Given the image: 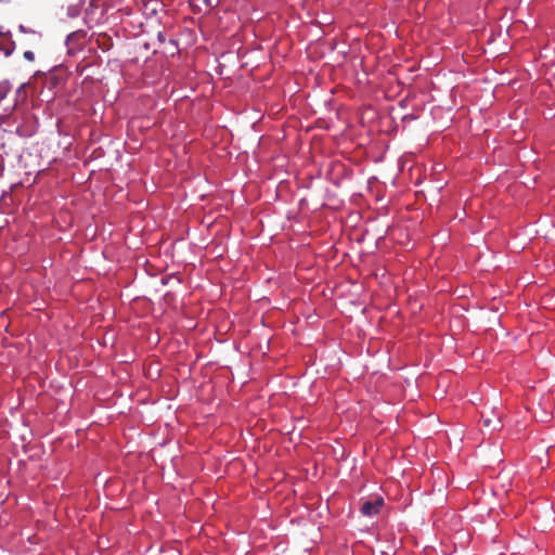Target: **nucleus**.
<instances>
[{
  "instance_id": "obj_8",
  "label": "nucleus",
  "mask_w": 555,
  "mask_h": 555,
  "mask_svg": "<svg viewBox=\"0 0 555 555\" xmlns=\"http://www.w3.org/2000/svg\"><path fill=\"white\" fill-rule=\"evenodd\" d=\"M30 34H31L34 37H36V38H39V37H40V35H39V34H37V33H35V31H31Z\"/></svg>"
},
{
  "instance_id": "obj_6",
  "label": "nucleus",
  "mask_w": 555,
  "mask_h": 555,
  "mask_svg": "<svg viewBox=\"0 0 555 555\" xmlns=\"http://www.w3.org/2000/svg\"><path fill=\"white\" fill-rule=\"evenodd\" d=\"M157 38H158L159 42L165 43L166 35L163 31L158 33Z\"/></svg>"
},
{
  "instance_id": "obj_9",
  "label": "nucleus",
  "mask_w": 555,
  "mask_h": 555,
  "mask_svg": "<svg viewBox=\"0 0 555 555\" xmlns=\"http://www.w3.org/2000/svg\"><path fill=\"white\" fill-rule=\"evenodd\" d=\"M169 42L176 44V41L173 39H169Z\"/></svg>"
},
{
  "instance_id": "obj_3",
  "label": "nucleus",
  "mask_w": 555,
  "mask_h": 555,
  "mask_svg": "<svg viewBox=\"0 0 555 555\" xmlns=\"http://www.w3.org/2000/svg\"><path fill=\"white\" fill-rule=\"evenodd\" d=\"M481 417H482V425L487 428L498 429L501 426L500 416L485 417V415L482 414Z\"/></svg>"
},
{
  "instance_id": "obj_5",
  "label": "nucleus",
  "mask_w": 555,
  "mask_h": 555,
  "mask_svg": "<svg viewBox=\"0 0 555 555\" xmlns=\"http://www.w3.org/2000/svg\"><path fill=\"white\" fill-rule=\"evenodd\" d=\"M24 59L29 61V62H33L35 60V54L33 51H25L24 52Z\"/></svg>"
},
{
  "instance_id": "obj_4",
  "label": "nucleus",
  "mask_w": 555,
  "mask_h": 555,
  "mask_svg": "<svg viewBox=\"0 0 555 555\" xmlns=\"http://www.w3.org/2000/svg\"><path fill=\"white\" fill-rule=\"evenodd\" d=\"M9 91H10V88L7 83H0V104L7 98Z\"/></svg>"
},
{
  "instance_id": "obj_7",
  "label": "nucleus",
  "mask_w": 555,
  "mask_h": 555,
  "mask_svg": "<svg viewBox=\"0 0 555 555\" xmlns=\"http://www.w3.org/2000/svg\"><path fill=\"white\" fill-rule=\"evenodd\" d=\"M25 89V85H22L18 89H17V95H20V93Z\"/></svg>"
},
{
  "instance_id": "obj_1",
  "label": "nucleus",
  "mask_w": 555,
  "mask_h": 555,
  "mask_svg": "<svg viewBox=\"0 0 555 555\" xmlns=\"http://www.w3.org/2000/svg\"><path fill=\"white\" fill-rule=\"evenodd\" d=\"M384 505V500L380 496L375 498L374 500L364 501L361 504L360 511L364 516L372 517L377 515L380 508Z\"/></svg>"
},
{
  "instance_id": "obj_10",
  "label": "nucleus",
  "mask_w": 555,
  "mask_h": 555,
  "mask_svg": "<svg viewBox=\"0 0 555 555\" xmlns=\"http://www.w3.org/2000/svg\"><path fill=\"white\" fill-rule=\"evenodd\" d=\"M21 30L22 31H25V27L24 26H20Z\"/></svg>"
},
{
  "instance_id": "obj_2",
  "label": "nucleus",
  "mask_w": 555,
  "mask_h": 555,
  "mask_svg": "<svg viewBox=\"0 0 555 555\" xmlns=\"http://www.w3.org/2000/svg\"><path fill=\"white\" fill-rule=\"evenodd\" d=\"M14 50V42L10 37L0 33V51L4 53L5 56H9Z\"/></svg>"
}]
</instances>
